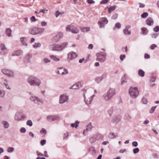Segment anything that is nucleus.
I'll use <instances>...</instances> for the list:
<instances>
[{
	"label": "nucleus",
	"instance_id": "f257e3e1",
	"mask_svg": "<svg viewBox=\"0 0 159 159\" xmlns=\"http://www.w3.org/2000/svg\"><path fill=\"white\" fill-rule=\"evenodd\" d=\"M27 83L31 86L39 87L42 83L41 80L34 75L29 76L27 79Z\"/></svg>",
	"mask_w": 159,
	"mask_h": 159
},
{
	"label": "nucleus",
	"instance_id": "f03ea898",
	"mask_svg": "<svg viewBox=\"0 0 159 159\" xmlns=\"http://www.w3.org/2000/svg\"><path fill=\"white\" fill-rule=\"evenodd\" d=\"M81 91L82 92L84 101L85 104L87 105L91 104L95 96L94 94L90 95L84 89H82Z\"/></svg>",
	"mask_w": 159,
	"mask_h": 159
},
{
	"label": "nucleus",
	"instance_id": "7ed1b4c3",
	"mask_svg": "<svg viewBox=\"0 0 159 159\" xmlns=\"http://www.w3.org/2000/svg\"><path fill=\"white\" fill-rule=\"evenodd\" d=\"M116 93L115 90L114 89L110 88L102 96V99L104 101L108 102L111 100L112 98Z\"/></svg>",
	"mask_w": 159,
	"mask_h": 159
},
{
	"label": "nucleus",
	"instance_id": "20e7f679",
	"mask_svg": "<svg viewBox=\"0 0 159 159\" xmlns=\"http://www.w3.org/2000/svg\"><path fill=\"white\" fill-rule=\"evenodd\" d=\"M67 42H65L60 44H53L49 45V48L53 51H60L65 48L68 45Z\"/></svg>",
	"mask_w": 159,
	"mask_h": 159
},
{
	"label": "nucleus",
	"instance_id": "39448f33",
	"mask_svg": "<svg viewBox=\"0 0 159 159\" xmlns=\"http://www.w3.org/2000/svg\"><path fill=\"white\" fill-rule=\"evenodd\" d=\"M102 50L103 51V52L101 51L96 54V60L102 63L105 61L107 56L106 53L105 52V50L103 49Z\"/></svg>",
	"mask_w": 159,
	"mask_h": 159
},
{
	"label": "nucleus",
	"instance_id": "423d86ee",
	"mask_svg": "<svg viewBox=\"0 0 159 159\" xmlns=\"http://www.w3.org/2000/svg\"><path fill=\"white\" fill-rule=\"evenodd\" d=\"M30 100L37 106H41L43 103L42 99L35 95H31L30 97Z\"/></svg>",
	"mask_w": 159,
	"mask_h": 159
},
{
	"label": "nucleus",
	"instance_id": "0eeeda50",
	"mask_svg": "<svg viewBox=\"0 0 159 159\" xmlns=\"http://www.w3.org/2000/svg\"><path fill=\"white\" fill-rule=\"evenodd\" d=\"M129 94L132 99L137 97L139 94V91L137 88L131 87L129 90Z\"/></svg>",
	"mask_w": 159,
	"mask_h": 159
},
{
	"label": "nucleus",
	"instance_id": "6e6552de",
	"mask_svg": "<svg viewBox=\"0 0 159 159\" xmlns=\"http://www.w3.org/2000/svg\"><path fill=\"white\" fill-rule=\"evenodd\" d=\"M44 31L45 29L43 28L35 27L29 29V32L30 34L33 35H37L43 32Z\"/></svg>",
	"mask_w": 159,
	"mask_h": 159
},
{
	"label": "nucleus",
	"instance_id": "1a4fd4ad",
	"mask_svg": "<svg viewBox=\"0 0 159 159\" xmlns=\"http://www.w3.org/2000/svg\"><path fill=\"white\" fill-rule=\"evenodd\" d=\"M26 118L25 115L22 112L17 111L15 114L14 119L16 121H21Z\"/></svg>",
	"mask_w": 159,
	"mask_h": 159
},
{
	"label": "nucleus",
	"instance_id": "9d476101",
	"mask_svg": "<svg viewBox=\"0 0 159 159\" xmlns=\"http://www.w3.org/2000/svg\"><path fill=\"white\" fill-rule=\"evenodd\" d=\"M108 22V20L105 17L101 18L98 22V24L99 25L100 28L104 27L105 26Z\"/></svg>",
	"mask_w": 159,
	"mask_h": 159
},
{
	"label": "nucleus",
	"instance_id": "9b49d317",
	"mask_svg": "<svg viewBox=\"0 0 159 159\" xmlns=\"http://www.w3.org/2000/svg\"><path fill=\"white\" fill-rule=\"evenodd\" d=\"M102 135L100 134H95L91 137L89 139V142L91 143H93L97 141L102 139Z\"/></svg>",
	"mask_w": 159,
	"mask_h": 159
},
{
	"label": "nucleus",
	"instance_id": "f8f14e48",
	"mask_svg": "<svg viewBox=\"0 0 159 159\" xmlns=\"http://www.w3.org/2000/svg\"><path fill=\"white\" fill-rule=\"evenodd\" d=\"M69 99V98L68 95L64 94H61L59 97V103L60 104H63L67 102Z\"/></svg>",
	"mask_w": 159,
	"mask_h": 159
},
{
	"label": "nucleus",
	"instance_id": "ddd939ff",
	"mask_svg": "<svg viewBox=\"0 0 159 159\" xmlns=\"http://www.w3.org/2000/svg\"><path fill=\"white\" fill-rule=\"evenodd\" d=\"M2 72L4 74L9 77H13L14 76L13 72L11 70L5 69H2Z\"/></svg>",
	"mask_w": 159,
	"mask_h": 159
},
{
	"label": "nucleus",
	"instance_id": "4468645a",
	"mask_svg": "<svg viewBox=\"0 0 159 159\" xmlns=\"http://www.w3.org/2000/svg\"><path fill=\"white\" fill-rule=\"evenodd\" d=\"M78 55L74 52H72L69 53L67 55V59L69 62H70V60H73L76 58Z\"/></svg>",
	"mask_w": 159,
	"mask_h": 159
},
{
	"label": "nucleus",
	"instance_id": "2eb2a0df",
	"mask_svg": "<svg viewBox=\"0 0 159 159\" xmlns=\"http://www.w3.org/2000/svg\"><path fill=\"white\" fill-rule=\"evenodd\" d=\"M93 128L92 123L90 122L86 127V129L83 132V134L84 136H86L88 134V133L91 131Z\"/></svg>",
	"mask_w": 159,
	"mask_h": 159
},
{
	"label": "nucleus",
	"instance_id": "dca6fc26",
	"mask_svg": "<svg viewBox=\"0 0 159 159\" xmlns=\"http://www.w3.org/2000/svg\"><path fill=\"white\" fill-rule=\"evenodd\" d=\"M59 117L57 116L49 115L47 117V120L48 121H54L59 119Z\"/></svg>",
	"mask_w": 159,
	"mask_h": 159
},
{
	"label": "nucleus",
	"instance_id": "f3484780",
	"mask_svg": "<svg viewBox=\"0 0 159 159\" xmlns=\"http://www.w3.org/2000/svg\"><path fill=\"white\" fill-rule=\"evenodd\" d=\"M62 37L63 35L62 33L61 32L59 33L57 35L53 37V40L56 42H57Z\"/></svg>",
	"mask_w": 159,
	"mask_h": 159
},
{
	"label": "nucleus",
	"instance_id": "a211bd4d",
	"mask_svg": "<svg viewBox=\"0 0 159 159\" xmlns=\"http://www.w3.org/2000/svg\"><path fill=\"white\" fill-rule=\"evenodd\" d=\"M130 28V26L129 25L127 26L123 30V32L124 34L126 35H130L131 32L129 29Z\"/></svg>",
	"mask_w": 159,
	"mask_h": 159
},
{
	"label": "nucleus",
	"instance_id": "6ab92c4d",
	"mask_svg": "<svg viewBox=\"0 0 159 159\" xmlns=\"http://www.w3.org/2000/svg\"><path fill=\"white\" fill-rule=\"evenodd\" d=\"M6 48L4 44L3 43L0 44V54L2 55L4 54L6 52Z\"/></svg>",
	"mask_w": 159,
	"mask_h": 159
},
{
	"label": "nucleus",
	"instance_id": "aec40b11",
	"mask_svg": "<svg viewBox=\"0 0 159 159\" xmlns=\"http://www.w3.org/2000/svg\"><path fill=\"white\" fill-rule=\"evenodd\" d=\"M32 57V55L31 54H28L25 57V62L27 64L30 62L31 58Z\"/></svg>",
	"mask_w": 159,
	"mask_h": 159
},
{
	"label": "nucleus",
	"instance_id": "412c9836",
	"mask_svg": "<svg viewBox=\"0 0 159 159\" xmlns=\"http://www.w3.org/2000/svg\"><path fill=\"white\" fill-rule=\"evenodd\" d=\"M23 53V51L20 50H15L12 53V55L13 56H18Z\"/></svg>",
	"mask_w": 159,
	"mask_h": 159
},
{
	"label": "nucleus",
	"instance_id": "4be33fe9",
	"mask_svg": "<svg viewBox=\"0 0 159 159\" xmlns=\"http://www.w3.org/2000/svg\"><path fill=\"white\" fill-rule=\"evenodd\" d=\"M4 129H7L9 128L10 125L9 123L6 120H2L1 122Z\"/></svg>",
	"mask_w": 159,
	"mask_h": 159
},
{
	"label": "nucleus",
	"instance_id": "5701e85b",
	"mask_svg": "<svg viewBox=\"0 0 159 159\" xmlns=\"http://www.w3.org/2000/svg\"><path fill=\"white\" fill-rule=\"evenodd\" d=\"M121 119V116L120 115H118L114 117L112 120V121L113 123H117L120 121Z\"/></svg>",
	"mask_w": 159,
	"mask_h": 159
},
{
	"label": "nucleus",
	"instance_id": "b1692460",
	"mask_svg": "<svg viewBox=\"0 0 159 159\" xmlns=\"http://www.w3.org/2000/svg\"><path fill=\"white\" fill-rule=\"evenodd\" d=\"M146 22L148 25L151 26L153 23V20L152 18L149 17L146 20Z\"/></svg>",
	"mask_w": 159,
	"mask_h": 159
},
{
	"label": "nucleus",
	"instance_id": "393cba45",
	"mask_svg": "<svg viewBox=\"0 0 159 159\" xmlns=\"http://www.w3.org/2000/svg\"><path fill=\"white\" fill-rule=\"evenodd\" d=\"M89 152L91 154L93 155L96 153V151L94 147H91L88 149Z\"/></svg>",
	"mask_w": 159,
	"mask_h": 159
},
{
	"label": "nucleus",
	"instance_id": "a878e982",
	"mask_svg": "<svg viewBox=\"0 0 159 159\" xmlns=\"http://www.w3.org/2000/svg\"><path fill=\"white\" fill-rule=\"evenodd\" d=\"M20 40L22 44V45L27 46L28 45L26 43V39L25 38L22 37L20 38Z\"/></svg>",
	"mask_w": 159,
	"mask_h": 159
},
{
	"label": "nucleus",
	"instance_id": "bb28decb",
	"mask_svg": "<svg viewBox=\"0 0 159 159\" xmlns=\"http://www.w3.org/2000/svg\"><path fill=\"white\" fill-rule=\"evenodd\" d=\"M141 34L144 35H146L148 33V30L145 27H142L141 28Z\"/></svg>",
	"mask_w": 159,
	"mask_h": 159
},
{
	"label": "nucleus",
	"instance_id": "cd10ccee",
	"mask_svg": "<svg viewBox=\"0 0 159 159\" xmlns=\"http://www.w3.org/2000/svg\"><path fill=\"white\" fill-rule=\"evenodd\" d=\"M11 30L9 28H7L5 30L6 35L8 37H11Z\"/></svg>",
	"mask_w": 159,
	"mask_h": 159
},
{
	"label": "nucleus",
	"instance_id": "c85d7f7f",
	"mask_svg": "<svg viewBox=\"0 0 159 159\" xmlns=\"http://www.w3.org/2000/svg\"><path fill=\"white\" fill-rule=\"evenodd\" d=\"M49 57L51 59L55 61H60V59L56 56L50 55L49 56Z\"/></svg>",
	"mask_w": 159,
	"mask_h": 159
},
{
	"label": "nucleus",
	"instance_id": "c756f323",
	"mask_svg": "<svg viewBox=\"0 0 159 159\" xmlns=\"http://www.w3.org/2000/svg\"><path fill=\"white\" fill-rule=\"evenodd\" d=\"M117 137V134L116 133H110L108 135V137L111 139Z\"/></svg>",
	"mask_w": 159,
	"mask_h": 159
},
{
	"label": "nucleus",
	"instance_id": "7c9ffc66",
	"mask_svg": "<svg viewBox=\"0 0 159 159\" xmlns=\"http://www.w3.org/2000/svg\"><path fill=\"white\" fill-rule=\"evenodd\" d=\"M81 31L85 32L89 31L90 30V28L89 27H80Z\"/></svg>",
	"mask_w": 159,
	"mask_h": 159
},
{
	"label": "nucleus",
	"instance_id": "2f4dec72",
	"mask_svg": "<svg viewBox=\"0 0 159 159\" xmlns=\"http://www.w3.org/2000/svg\"><path fill=\"white\" fill-rule=\"evenodd\" d=\"M116 7V6L114 5L111 6L108 9V11L109 13H111L112 11L115 10Z\"/></svg>",
	"mask_w": 159,
	"mask_h": 159
},
{
	"label": "nucleus",
	"instance_id": "473e14b6",
	"mask_svg": "<svg viewBox=\"0 0 159 159\" xmlns=\"http://www.w3.org/2000/svg\"><path fill=\"white\" fill-rule=\"evenodd\" d=\"M79 124V121L78 120L76 121L74 123L71 124V126L73 128L75 127V128H77L78 126V124Z\"/></svg>",
	"mask_w": 159,
	"mask_h": 159
},
{
	"label": "nucleus",
	"instance_id": "72a5a7b5",
	"mask_svg": "<svg viewBox=\"0 0 159 159\" xmlns=\"http://www.w3.org/2000/svg\"><path fill=\"white\" fill-rule=\"evenodd\" d=\"M76 85L78 88L82 87L84 85V83L82 81H79L75 83Z\"/></svg>",
	"mask_w": 159,
	"mask_h": 159
},
{
	"label": "nucleus",
	"instance_id": "f704fd0d",
	"mask_svg": "<svg viewBox=\"0 0 159 159\" xmlns=\"http://www.w3.org/2000/svg\"><path fill=\"white\" fill-rule=\"evenodd\" d=\"M138 73V75L141 77H143L144 76L145 72L142 69L139 70Z\"/></svg>",
	"mask_w": 159,
	"mask_h": 159
},
{
	"label": "nucleus",
	"instance_id": "c9c22d12",
	"mask_svg": "<svg viewBox=\"0 0 159 159\" xmlns=\"http://www.w3.org/2000/svg\"><path fill=\"white\" fill-rule=\"evenodd\" d=\"M5 91L0 89V98H3L5 96Z\"/></svg>",
	"mask_w": 159,
	"mask_h": 159
},
{
	"label": "nucleus",
	"instance_id": "e433bc0d",
	"mask_svg": "<svg viewBox=\"0 0 159 159\" xmlns=\"http://www.w3.org/2000/svg\"><path fill=\"white\" fill-rule=\"evenodd\" d=\"M42 61L44 63H48L51 62V60L48 58L45 57L42 59Z\"/></svg>",
	"mask_w": 159,
	"mask_h": 159
},
{
	"label": "nucleus",
	"instance_id": "4c0bfd02",
	"mask_svg": "<svg viewBox=\"0 0 159 159\" xmlns=\"http://www.w3.org/2000/svg\"><path fill=\"white\" fill-rule=\"evenodd\" d=\"M94 80L96 83H99L102 81V80L100 77H97L95 78Z\"/></svg>",
	"mask_w": 159,
	"mask_h": 159
},
{
	"label": "nucleus",
	"instance_id": "58836bf2",
	"mask_svg": "<svg viewBox=\"0 0 159 159\" xmlns=\"http://www.w3.org/2000/svg\"><path fill=\"white\" fill-rule=\"evenodd\" d=\"M14 150V149L12 147H8L7 149V152L8 153H12Z\"/></svg>",
	"mask_w": 159,
	"mask_h": 159
},
{
	"label": "nucleus",
	"instance_id": "ea45409f",
	"mask_svg": "<svg viewBox=\"0 0 159 159\" xmlns=\"http://www.w3.org/2000/svg\"><path fill=\"white\" fill-rule=\"evenodd\" d=\"M73 26V25H67L66 27V31L68 32L70 31L71 30H70V29H72Z\"/></svg>",
	"mask_w": 159,
	"mask_h": 159
},
{
	"label": "nucleus",
	"instance_id": "a19ab883",
	"mask_svg": "<svg viewBox=\"0 0 159 159\" xmlns=\"http://www.w3.org/2000/svg\"><path fill=\"white\" fill-rule=\"evenodd\" d=\"M125 119L128 120H129L131 119V117L129 116L128 113H126L125 116Z\"/></svg>",
	"mask_w": 159,
	"mask_h": 159
},
{
	"label": "nucleus",
	"instance_id": "79ce46f5",
	"mask_svg": "<svg viewBox=\"0 0 159 159\" xmlns=\"http://www.w3.org/2000/svg\"><path fill=\"white\" fill-rule=\"evenodd\" d=\"M79 30L77 29H72L71 30V32L73 34H77L79 32Z\"/></svg>",
	"mask_w": 159,
	"mask_h": 159
},
{
	"label": "nucleus",
	"instance_id": "37998d69",
	"mask_svg": "<svg viewBox=\"0 0 159 159\" xmlns=\"http://www.w3.org/2000/svg\"><path fill=\"white\" fill-rule=\"evenodd\" d=\"M107 76V73L106 72L103 73L101 76L100 77L102 80L103 79H105Z\"/></svg>",
	"mask_w": 159,
	"mask_h": 159
},
{
	"label": "nucleus",
	"instance_id": "c03bdc74",
	"mask_svg": "<svg viewBox=\"0 0 159 159\" xmlns=\"http://www.w3.org/2000/svg\"><path fill=\"white\" fill-rule=\"evenodd\" d=\"M113 112V109L111 108L109 109L107 111V113L110 116H111Z\"/></svg>",
	"mask_w": 159,
	"mask_h": 159
},
{
	"label": "nucleus",
	"instance_id": "a18cd8bd",
	"mask_svg": "<svg viewBox=\"0 0 159 159\" xmlns=\"http://www.w3.org/2000/svg\"><path fill=\"white\" fill-rule=\"evenodd\" d=\"M68 73V71L67 69L66 68H64L63 71L61 73V75H66Z\"/></svg>",
	"mask_w": 159,
	"mask_h": 159
},
{
	"label": "nucleus",
	"instance_id": "49530a36",
	"mask_svg": "<svg viewBox=\"0 0 159 159\" xmlns=\"http://www.w3.org/2000/svg\"><path fill=\"white\" fill-rule=\"evenodd\" d=\"M157 107V106H155L152 107L149 110V113L151 114L153 113L154 112V111L156 108Z\"/></svg>",
	"mask_w": 159,
	"mask_h": 159
},
{
	"label": "nucleus",
	"instance_id": "de8ad7c7",
	"mask_svg": "<svg viewBox=\"0 0 159 159\" xmlns=\"http://www.w3.org/2000/svg\"><path fill=\"white\" fill-rule=\"evenodd\" d=\"M126 82V78L125 76L124 75V76L121 79V84L123 85L124 83Z\"/></svg>",
	"mask_w": 159,
	"mask_h": 159
},
{
	"label": "nucleus",
	"instance_id": "09e8293b",
	"mask_svg": "<svg viewBox=\"0 0 159 159\" xmlns=\"http://www.w3.org/2000/svg\"><path fill=\"white\" fill-rule=\"evenodd\" d=\"M148 15V12H143L141 15V17L143 18H146Z\"/></svg>",
	"mask_w": 159,
	"mask_h": 159
},
{
	"label": "nucleus",
	"instance_id": "8fccbe9b",
	"mask_svg": "<svg viewBox=\"0 0 159 159\" xmlns=\"http://www.w3.org/2000/svg\"><path fill=\"white\" fill-rule=\"evenodd\" d=\"M26 124L28 126L31 127L32 126L33 123L32 121L31 120H29L27 121Z\"/></svg>",
	"mask_w": 159,
	"mask_h": 159
},
{
	"label": "nucleus",
	"instance_id": "3c124183",
	"mask_svg": "<svg viewBox=\"0 0 159 159\" xmlns=\"http://www.w3.org/2000/svg\"><path fill=\"white\" fill-rule=\"evenodd\" d=\"M41 46V44L39 43H35L33 45V47L34 48H37L40 47Z\"/></svg>",
	"mask_w": 159,
	"mask_h": 159
},
{
	"label": "nucleus",
	"instance_id": "603ef678",
	"mask_svg": "<svg viewBox=\"0 0 159 159\" xmlns=\"http://www.w3.org/2000/svg\"><path fill=\"white\" fill-rule=\"evenodd\" d=\"M115 26L116 28L120 29L121 28V25L120 23H117L115 24Z\"/></svg>",
	"mask_w": 159,
	"mask_h": 159
},
{
	"label": "nucleus",
	"instance_id": "864d4df0",
	"mask_svg": "<svg viewBox=\"0 0 159 159\" xmlns=\"http://www.w3.org/2000/svg\"><path fill=\"white\" fill-rule=\"evenodd\" d=\"M40 133L42 134H44V135H45L47 133V131L45 129L42 128L40 130Z\"/></svg>",
	"mask_w": 159,
	"mask_h": 159
},
{
	"label": "nucleus",
	"instance_id": "5fc2aeb1",
	"mask_svg": "<svg viewBox=\"0 0 159 159\" xmlns=\"http://www.w3.org/2000/svg\"><path fill=\"white\" fill-rule=\"evenodd\" d=\"M154 32H157L159 31V26L157 25L153 29Z\"/></svg>",
	"mask_w": 159,
	"mask_h": 159
},
{
	"label": "nucleus",
	"instance_id": "6e6d98bb",
	"mask_svg": "<svg viewBox=\"0 0 159 159\" xmlns=\"http://www.w3.org/2000/svg\"><path fill=\"white\" fill-rule=\"evenodd\" d=\"M139 151V149L138 148H136L133 149V152L134 154H136L138 153Z\"/></svg>",
	"mask_w": 159,
	"mask_h": 159
},
{
	"label": "nucleus",
	"instance_id": "4d7b16f0",
	"mask_svg": "<svg viewBox=\"0 0 159 159\" xmlns=\"http://www.w3.org/2000/svg\"><path fill=\"white\" fill-rule=\"evenodd\" d=\"M36 153H37V155L38 157H39L40 156H43V154L38 150H37L36 151Z\"/></svg>",
	"mask_w": 159,
	"mask_h": 159
},
{
	"label": "nucleus",
	"instance_id": "13d9d810",
	"mask_svg": "<svg viewBox=\"0 0 159 159\" xmlns=\"http://www.w3.org/2000/svg\"><path fill=\"white\" fill-rule=\"evenodd\" d=\"M142 102L143 104H146L148 102L147 99L145 98H143L142 99Z\"/></svg>",
	"mask_w": 159,
	"mask_h": 159
},
{
	"label": "nucleus",
	"instance_id": "bf43d9fd",
	"mask_svg": "<svg viewBox=\"0 0 159 159\" xmlns=\"http://www.w3.org/2000/svg\"><path fill=\"white\" fill-rule=\"evenodd\" d=\"M78 88V87H77V86L76 85V84H75L72 86H71L70 88V89H77Z\"/></svg>",
	"mask_w": 159,
	"mask_h": 159
},
{
	"label": "nucleus",
	"instance_id": "052dcab7",
	"mask_svg": "<svg viewBox=\"0 0 159 159\" xmlns=\"http://www.w3.org/2000/svg\"><path fill=\"white\" fill-rule=\"evenodd\" d=\"M20 133H25L26 131V130L25 129L24 127H22L20 129Z\"/></svg>",
	"mask_w": 159,
	"mask_h": 159
},
{
	"label": "nucleus",
	"instance_id": "680f3d73",
	"mask_svg": "<svg viewBox=\"0 0 159 159\" xmlns=\"http://www.w3.org/2000/svg\"><path fill=\"white\" fill-rule=\"evenodd\" d=\"M156 80V78L154 76H152L150 80V83H151L152 82H154Z\"/></svg>",
	"mask_w": 159,
	"mask_h": 159
},
{
	"label": "nucleus",
	"instance_id": "e2e57ef3",
	"mask_svg": "<svg viewBox=\"0 0 159 159\" xmlns=\"http://www.w3.org/2000/svg\"><path fill=\"white\" fill-rule=\"evenodd\" d=\"M125 55H121L120 56V58L121 61H123L125 58Z\"/></svg>",
	"mask_w": 159,
	"mask_h": 159
},
{
	"label": "nucleus",
	"instance_id": "0e129e2a",
	"mask_svg": "<svg viewBox=\"0 0 159 159\" xmlns=\"http://www.w3.org/2000/svg\"><path fill=\"white\" fill-rule=\"evenodd\" d=\"M46 143V140L44 139H43L40 141V144L42 146H43Z\"/></svg>",
	"mask_w": 159,
	"mask_h": 159
},
{
	"label": "nucleus",
	"instance_id": "69168bd1",
	"mask_svg": "<svg viewBox=\"0 0 159 159\" xmlns=\"http://www.w3.org/2000/svg\"><path fill=\"white\" fill-rule=\"evenodd\" d=\"M118 14L117 13H115L113 15L111 18L113 19H116L118 17Z\"/></svg>",
	"mask_w": 159,
	"mask_h": 159
},
{
	"label": "nucleus",
	"instance_id": "338daca9",
	"mask_svg": "<svg viewBox=\"0 0 159 159\" xmlns=\"http://www.w3.org/2000/svg\"><path fill=\"white\" fill-rule=\"evenodd\" d=\"M158 34L154 33L152 35L151 37L152 38L155 39L158 36Z\"/></svg>",
	"mask_w": 159,
	"mask_h": 159
},
{
	"label": "nucleus",
	"instance_id": "774afa93",
	"mask_svg": "<svg viewBox=\"0 0 159 159\" xmlns=\"http://www.w3.org/2000/svg\"><path fill=\"white\" fill-rule=\"evenodd\" d=\"M157 47V46L155 44H152L150 46V48L151 50H153L156 47Z\"/></svg>",
	"mask_w": 159,
	"mask_h": 159
}]
</instances>
